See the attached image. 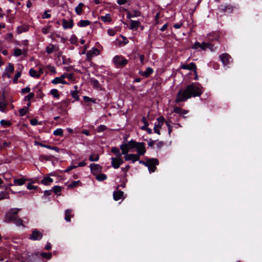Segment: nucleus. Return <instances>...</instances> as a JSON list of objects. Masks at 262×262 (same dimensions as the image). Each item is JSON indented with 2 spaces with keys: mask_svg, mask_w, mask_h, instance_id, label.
<instances>
[{
  "mask_svg": "<svg viewBox=\"0 0 262 262\" xmlns=\"http://www.w3.org/2000/svg\"><path fill=\"white\" fill-rule=\"evenodd\" d=\"M202 93V86L199 83H192L184 90H180L178 94L177 101H184L191 97L200 96Z\"/></svg>",
  "mask_w": 262,
  "mask_h": 262,
  "instance_id": "1",
  "label": "nucleus"
},
{
  "mask_svg": "<svg viewBox=\"0 0 262 262\" xmlns=\"http://www.w3.org/2000/svg\"><path fill=\"white\" fill-rule=\"evenodd\" d=\"M139 163L143 164L148 167V170L150 173L155 171L156 169V166L159 164L158 160L154 158L147 160L146 162L140 161Z\"/></svg>",
  "mask_w": 262,
  "mask_h": 262,
  "instance_id": "2",
  "label": "nucleus"
},
{
  "mask_svg": "<svg viewBox=\"0 0 262 262\" xmlns=\"http://www.w3.org/2000/svg\"><path fill=\"white\" fill-rule=\"evenodd\" d=\"M136 142L130 140L126 143H124L120 146L122 154H126L129 151H132L133 148H135Z\"/></svg>",
  "mask_w": 262,
  "mask_h": 262,
  "instance_id": "3",
  "label": "nucleus"
},
{
  "mask_svg": "<svg viewBox=\"0 0 262 262\" xmlns=\"http://www.w3.org/2000/svg\"><path fill=\"white\" fill-rule=\"evenodd\" d=\"M192 48L194 49L201 48L203 50H205L207 49H209L211 51H213L215 49V48H214V46L212 45L211 43H206L204 42H202V43L198 42H196L193 45Z\"/></svg>",
  "mask_w": 262,
  "mask_h": 262,
  "instance_id": "4",
  "label": "nucleus"
},
{
  "mask_svg": "<svg viewBox=\"0 0 262 262\" xmlns=\"http://www.w3.org/2000/svg\"><path fill=\"white\" fill-rule=\"evenodd\" d=\"M113 62L117 67H122L125 66L128 60L122 56H116L113 58Z\"/></svg>",
  "mask_w": 262,
  "mask_h": 262,
  "instance_id": "5",
  "label": "nucleus"
},
{
  "mask_svg": "<svg viewBox=\"0 0 262 262\" xmlns=\"http://www.w3.org/2000/svg\"><path fill=\"white\" fill-rule=\"evenodd\" d=\"M19 209L18 208L12 209L9 212L6 214L5 221L6 222H9L14 221L15 218L17 217V213L18 212Z\"/></svg>",
  "mask_w": 262,
  "mask_h": 262,
  "instance_id": "6",
  "label": "nucleus"
},
{
  "mask_svg": "<svg viewBox=\"0 0 262 262\" xmlns=\"http://www.w3.org/2000/svg\"><path fill=\"white\" fill-rule=\"evenodd\" d=\"M111 165L115 169L118 168L123 163V160L121 157H112Z\"/></svg>",
  "mask_w": 262,
  "mask_h": 262,
  "instance_id": "7",
  "label": "nucleus"
},
{
  "mask_svg": "<svg viewBox=\"0 0 262 262\" xmlns=\"http://www.w3.org/2000/svg\"><path fill=\"white\" fill-rule=\"evenodd\" d=\"M14 66L12 64L9 63L8 66L6 67L5 72L2 75L3 78L7 77L10 78L11 77V73L14 72Z\"/></svg>",
  "mask_w": 262,
  "mask_h": 262,
  "instance_id": "8",
  "label": "nucleus"
},
{
  "mask_svg": "<svg viewBox=\"0 0 262 262\" xmlns=\"http://www.w3.org/2000/svg\"><path fill=\"white\" fill-rule=\"evenodd\" d=\"M135 148L137 149L138 152L137 155L140 156L143 155L146 152L144 144L142 142H136Z\"/></svg>",
  "mask_w": 262,
  "mask_h": 262,
  "instance_id": "9",
  "label": "nucleus"
},
{
  "mask_svg": "<svg viewBox=\"0 0 262 262\" xmlns=\"http://www.w3.org/2000/svg\"><path fill=\"white\" fill-rule=\"evenodd\" d=\"M100 54V51L95 48H93L91 50L88 51L86 53V59L88 60H91L92 58Z\"/></svg>",
  "mask_w": 262,
  "mask_h": 262,
  "instance_id": "10",
  "label": "nucleus"
},
{
  "mask_svg": "<svg viewBox=\"0 0 262 262\" xmlns=\"http://www.w3.org/2000/svg\"><path fill=\"white\" fill-rule=\"evenodd\" d=\"M91 172L95 175L97 174L102 171V167L97 164L92 163L90 165Z\"/></svg>",
  "mask_w": 262,
  "mask_h": 262,
  "instance_id": "11",
  "label": "nucleus"
},
{
  "mask_svg": "<svg viewBox=\"0 0 262 262\" xmlns=\"http://www.w3.org/2000/svg\"><path fill=\"white\" fill-rule=\"evenodd\" d=\"M180 68L184 70H192L194 71V73L196 74V67L195 64L193 62H191L189 64H181Z\"/></svg>",
  "mask_w": 262,
  "mask_h": 262,
  "instance_id": "12",
  "label": "nucleus"
},
{
  "mask_svg": "<svg viewBox=\"0 0 262 262\" xmlns=\"http://www.w3.org/2000/svg\"><path fill=\"white\" fill-rule=\"evenodd\" d=\"M221 60L225 66H228L230 62V56L227 54H223L220 56Z\"/></svg>",
  "mask_w": 262,
  "mask_h": 262,
  "instance_id": "13",
  "label": "nucleus"
},
{
  "mask_svg": "<svg viewBox=\"0 0 262 262\" xmlns=\"http://www.w3.org/2000/svg\"><path fill=\"white\" fill-rule=\"evenodd\" d=\"M125 155L124 159L125 161H132L135 162L139 159V155L136 154H124Z\"/></svg>",
  "mask_w": 262,
  "mask_h": 262,
  "instance_id": "14",
  "label": "nucleus"
},
{
  "mask_svg": "<svg viewBox=\"0 0 262 262\" xmlns=\"http://www.w3.org/2000/svg\"><path fill=\"white\" fill-rule=\"evenodd\" d=\"M42 237V234L41 232L37 230H34L32 232V235L30 237V239L35 240H40Z\"/></svg>",
  "mask_w": 262,
  "mask_h": 262,
  "instance_id": "15",
  "label": "nucleus"
},
{
  "mask_svg": "<svg viewBox=\"0 0 262 262\" xmlns=\"http://www.w3.org/2000/svg\"><path fill=\"white\" fill-rule=\"evenodd\" d=\"M62 27L64 29H71L73 27V20L71 19L68 21L66 19L62 20Z\"/></svg>",
  "mask_w": 262,
  "mask_h": 262,
  "instance_id": "16",
  "label": "nucleus"
},
{
  "mask_svg": "<svg viewBox=\"0 0 262 262\" xmlns=\"http://www.w3.org/2000/svg\"><path fill=\"white\" fill-rule=\"evenodd\" d=\"M123 192L122 191H116L113 193L114 199L115 201H118L120 199H124Z\"/></svg>",
  "mask_w": 262,
  "mask_h": 262,
  "instance_id": "17",
  "label": "nucleus"
},
{
  "mask_svg": "<svg viewBox=\"0 0 262 262\" xmlns=\"http://www.w3.org/2000/svg\"><path fill=\"white\" fill-rule=\"evenodd\" d=\"M154 71L152 68L148 67L144 71H140V74L143 76L147 77L149 75L153 73Z\"/></svg>",
  "mask_w": 262,
  "mask_h": 262,
  "instance_id": "18",
  "label": "nucleus"
},
{
  "mask_svg": "<svg viewBox=\"0 0 262 262\" xmlns=\"http://www.w3.org/2000/svg\"><path fill=\"white\" fill-rule=\"evenodd\" d=\"M7 105L8 102L5 99L0 100V111L3 113L6 112Z\"/></svg>",
  "mask_w": 262,
  "mask_h": 262,
  "instance_id": "19",
  "label": "nucleus"
},
{
  "mask_svg": "<svg viewBox=\"0 0 262 262\" xmlns=\"http://www.w3.org/2000/svg\"><path fill=\"white\" fill-rule=\"evenodd\" d=\"M140 24V23L139 21L130 20V29L132 30H137L138 29Z\"/></svg>",
  "mask_w": 262,
  "mask_h": 262,
  "instance_id": "20",
  "label": "nucleus"
},
{
  "mask_svg": "<svg viewBox=\"0 0 262 262\" xmlns=\"http://www.w3.org/2000/svg\"><path fill=\"white\" fill-rule=\"evenodd\" d=\"M164 118L163 117L161 116L160 117H158L157 119V122L155 123V125L157 126V127H159L161 128V127L162 126V125L164 124Z\"/></svg>",
  "mask_w": 262,
  "mask_h": 262,
  "instance_id": "21",
  "label": "nucleus"
},
{
  "mask_svg": "<svg viewBox=\"0 0 262 262\" xmlns=\"http://www.w3.org/2000/svg\"><path fill=\"white\" fill-rule=\"evenodd\" d=\"M53 182V180L49 177H45L41 181V183L44 185H50L51 183H52Z\"/></svg>",
  "mask_w": 262,
  "mask_h": 262,
  "instance_id": "22",
  "label": "nucleus"
},
{
  "mask_svg": "<svg viewBox=\"0 0 262 262\" xmlns=\"http://www.w3.org/2000/svg\"><path fill=\"white\" fill-rule=\"evenodd\" d=\"M58 50V49L57 47H56L55 46L52 44H50L46 47V52L48 54H51L53 52V51H57Z\"/></svg>",
  "mask_w": 262,
  "mask_h": 262,
  "instance_id": "23",
  "label": "nucleus"
},
{
  "mask_svg": "<svg viewBox=\"0 0 262 262\" xmlns=\"http://www.w3.org/2000/svg\"><path fill=\"white\" fill-rule=\"evenodd\" d=\"M35 143H36V144L39 145H40L41 147H45V148H48V149L54 150L56 152H59V148L58 147H55V146H53V147L52 146H50L49 145H45V144H43L40 143H38L37 142H35Z\"/></svg>",
  "mask_w": 262,
  "mask_h": 262,
  "instance_id": "24",
  "label": "nucleus"
},
{
  "mask_svg": "<svg viewBox=\"0 0 262 262\" xmlns=\"http://www.w3.org/2000/svg\"><path fill=\"white\" fill-rule=\"evenodd\" d=\"M52 83L54 84H57L58 83L66 84L67 82L64 80L60 78L59 77H57L52 80Z\"/></svg>",
  "mask_w": 262,
  "mask_h": 262,
  "instance_id": "25",
  "label": "nucleus"
},
{
  "mask_svg": "<svg viewBox=\"0 0 262 262\" xmlns=\"http://www.w3.org/2000/svg\"><path fill=\"white\" fill-rule=\"evenodd\" d=\"M83 6H84V4L82 3H80L75 8V12L77 15H80L81 14V13L83 11Z\"/></svg>",
  "mask_w": 262,
  "mask_h": 262,
  "instance_id": "26",
  "label": "nucleus"
},
{
  "mask_svg": "<svg viewBox=\"0 0 262 262\" xmlns=\"http://www.w3.org/2000/svg\"><path fill=\"white\" fill-rule=\"evenodd\" d=\"M13 222L17 226H24V223H28V221L27 220L26 221H25L21 220L20 218H17V217H16V218H15V220H14Z\"/></svg>",
  "mask_w": 262,
  "mask_h": 262,
  "instance_id": "27",
  "label": "nucleus"
},
{
  "mask_svg": "<svg viewBox=\"0 0 262 262\" xmlns=\"http://www.w3.org/2000/svg\"><path fill=\"white\" fill-rule=\"evenodd\" d=\"M111 151L114 154L115 157H121L122 154V152H120L119 149L118 148L113 147L112 148Z\"/></svg>",
  "mask_w": 262,
  "mask_h": 262,
  "instance_id": "28",
  "label": "nucleus"
},
{
  "mask_svg": "<svg viewBox=\"0 0 262 262\" xmlns=\"http://www.w3.org/2000/svg\"><path fill=\"white\" fill-rule=\"evenodd\" d=\"M29 74L30 76L34 78H39V74L37 73V72H36L35 70L33 69H31L29 71Z\"/></svg>",
  "mask_w": 262,
  "mask_h": 262,
  "instance_id": "29",
  "label": "nucleus"
},
{
  "mask_svg": "<svg viewBox=\"0 0 262 262\" xmlns=\"http://www.w3.org/2000/svg\"><path fill=\"white\" fill-rule=\"evenodd\" d=\"M106 178H107L106 175L104 173L98 174L96 177V179L98 181H102L105 180L106 179Z\"/></svg>",
  "mask_w": 262,
  "mask_h": 262,
  "instance_id": "30",
  "label": "nucleus"
},
{
  "mask_svg": "<svg viewBox=\"0 0 262 262\" xmlns=\"http://www.w3.org/2000/svg\"><path fill=\"white\" fill-rule=\"evenodd\" d=\"M63 131L61 128H57L55 129L53 132V135L56 136H60L62 137L63 136Z\"/></svg>",
  "mask_w": 262,
  "mask_h": 262,
  "instance_id": "31",
  "label": "nucleus"
},
{
  "mask_svg": "<svg viewBox=\"0 0 262 262\" xmlns=\"http://www.w3.org/2000/svg\"><path fill=\"white\" fill-rule=\"evenodd\" d=\"M90 22L87 20H81L78 23V26L81 27H84L90 25Z\"/></svg>",
  "mask_w": 262,
  "mask_h": 262,
  "instance_id": "32",
  "label": "nucleus"
},
{
  "mask_svg": "<svg viewBox=\"0 0 262 262\" xmlns=\"http://www.w3.org/2000/svg\"><path fill=\"white\" fill-rule=\"evenodd\" d=\"M14 182L15 185L21 186L25 183V180L23 178L15 179Z\"/></svg>",
  "mask_w": 262,
  "mask_h": 262,
  "instance_id": "33",
  "label": "nucleus"
},
{
  "mask_svg": "<svg viewBox=\"0 0 262 262\" xmlns=\"http://www.w3.org/2000/svg\"><path fill=\"white\" fill-rule=\"evenodd\" d=\"M101 19L103 22H110L111 21V15L110 14H107L105 16H101Z\"/></svg>",
  "mask_w": 262,
  "mask_h": 262,
  "instance_id": "34",
  "label": "nucleus"
},
{
  "mask_svg": "<svg viewBox=\"0 0 262 262\" xmlns=\"http://www.w3.org/2000/svg\"><path fill=\"white\" fill-rule=\"evenodd\" d=\"M83 99L85 102H91L93 103H96L97 99L96 98H90L88 96H84Z\"/></svg>",
  "mask_w": 262,
  "mask_h": 262,
  "instance_id": "35",
  "label": "nucleus"
},
{
  "mask_svg": "<svg viewBox=\"0 0 262 262\" xmlns=\"http://www.w3.org/2000/svg\"><path fill=\"white\" fill-rule=\"evenodd\" d=\"M71 210H67L65 212V220L67 222H70L71 221Z\"/></svg>",
  "mask_w": 262,
  "mask_h": 262,
  "instance_id": "36",
  "label": "nucleus"
},
{
  "mask_svg": "<svg viewBox=\"0 0 262 262\" xmlns=\"http://www.w3.org/2000/svg\"><path fill=\"white\" fill-rule=\"evenodd\" d=\"M50 94L54 98H58L59 97V94L58 91L57 89H52L50 91Z\"/></svg>",
  "mask_w": 262,
  "mask_h": 262,
  "instance_id": "37",
  "label": "nucleus"
},
{
  "mask_svg": "<svg viewBox=\"0 0 262 262\" xmlns=\"http://www.w3.org/2000/svg\"><path fill=\"white\" fill-rule=\"evenodd\" d=\"M28 111V108L27 107H24L19 109V113L21 116H25Z\"/></svg>",
  "mask_w": 262,
  "mask_h": 262,
  "instance_id": "38",
  "label": "nucleus"
},
{
  "mask_svg": "<svg viewBox=\"0 0 262 262\" xmlns=\"http://www.w3.org/2000/svg\"><path fill=\"white\" fill-rule=\"evenodd\" d=\"M80 183V181H73L71 184H70L68 187V188H74L77 187Z\"/></svg>",
  "mask_w": 262,
  "mask_h": 262,
  "instance_id": "39",
  "label": "nucleus"
},
{
  "mask_svg": "<svg viewBox=\"0 0 262 262\" xmlns=\"http://www.w3.org/2000/svg\"><path fill=\"white\" fill-rule=\"evenodd\" d=\"M99 159L98 155H92L90 156L89 160L91 161H97Z\"/></svg>",
  "mask_w": 262,
  "mask_h": 262,
  "instance_id": "40",
  "label": "nucleus"
},
{
  "mask_svg": "<svg viewBox=\"0 0 262 262\" xmlns=\"http://www.w3.org/2000/svg\"><path fill=\"white\" fill-rule=\"evenodd\" d=\"M133 13V15L134 17H139L141 15V13L140 11L137 10H131Z\"/></svg>",
  "mask_w": 262,
  "mask_h": 262,
  "instance_id": "41",
  "label": "nucleus"
},
{
  "mask_svg": "<svg viewBox=\"0 0 262 262\" xmlns=\"http://www.w3.org/2000/svg\"><path fill=\"white\" fill-rule=\"evenodd\" d=\"M40 255L43 258L48 259H50L52 256L51 254L50 253L42 252L40 254Z\"/></svg>",
  "mask_w": 262,
  "mask_h": 262,
  "instance_id": "42",
  "label": "nucleus"
},
{
  "mask_svg": "<svg viewBox=\"0 0 262 262\" xmlns=\"http://www.w3.org/2000/svg\"><path fill=\"white\" fill-rule=\"evenodd\" d=\"M23 53V51L19 49H15L14 51V55L15 56H19L21 55Z\"/></svg>",
  "mask_w": 262,
  "mask_h": 262,
  "instance_id": "43",
  "label": "nucleus"
},
{
  "mask_svg": "<svg viewBox=\"0 0 262 262\" xmlns=\"http://www.w3.org/2000/svg\"><path fill=\"white\" fill-rule=\"evenodd\" d=\"M20 76H21L20 72H17L14 77L13 82L15 83H16L17 82L18 79L20 77Z\"/></svg>",
  "mask_w": 262,
  "mask_h": 262,
  "instance_id": "44",
  "label": "nucleus"
},
{
  "mask_svg": "<svg viewBox=\"0 0 262 262\" xmlns=\"http://www.w3.org/2000/svg\"><path fill=\"white\" fill-rule=\"evenodd\" d=\"M53 190L55 193L57 194L61 191V188L60 186H55L53 188Z\"/></svg>",
  "mask_w": 262,
  "mask_h": 262,
  "instance_id": "45",
  "label": "nucleus"
},
{
  "mask_svg": "<svg viewBox=\"0 0 262 262\" xmlns=\"http://www.w3.org/2000/svg\"><path fill=\"white\" fill-rule=\"evenodd\" d=\"M0 123L2 125L5 126H9L11 124V123L9 121H6L5 120H2L0 121Z\"/></svg>",
  "mask_w": 262,
  "mask_h": 262,
  "instance_id": "46",
  "label": "nucleus"
},
{
  "mask_svg": "<svg viewBox=\"0 0 262 262\" xmlns=\"http://www.w3.org/2000/svg\"><path fill=\"white\" fill-rule=\"evenodd\" d=\"M72 96L76 100H79V96L77 91H73L71 92Z\"/></svg>",
  "mask_w": 262,
  "mask_h": 262,
  "instance_id": "47",
  "label": "nucleus"
},
{
  "mask_svg": "<svg viewBox=\"0 0 262 262\" xmlns=\"http://www.w3.org/2000/svg\"><path fill=\"white\" fill-rule=\"evenodd\" d=\"M34 96V94L33 93H30L27 96L25 97V100L30 101Z\"/></svg>",
  "mask_w": 262,
  "mask_h": 262,
  "instance_id": "48",
  "label": "nucleus"
},
{
  "mask_svg": "<svg viewBox=\"0 0 262 262\" xmlns=\"http://www.w3.org/2000/svg\"><path fill=\"white\" fill-rule=\"evenodd\" d=\"M174 112L176 113L181 114L182 113V110L178 107H176L174 108Z\"/></svg>",
  "mask_w": 262,
  "mask_h": 262,
  "instance_id": "49",
  "label": "nucleus"
},
{
  "mask_svg": "<svg viewBox=\"0 0 262 262\" xmlns=\"http://www.w3.org/2000/svg\"><path fill=\"white\" fill-rule=\"evenodd\" d=\"M27 188L29 190L32 189H36L37 187L36 186H33L31 184H28L27 186Z\"/></svg>",
  "mask_w": 262,
  "mask_h": 262,
  "instance_id": "50",
  "label": "nucleus"
},
{
  "mask_svg": "<svg viewBox=\"0 0 262 262\" xmlns=\"http://www.w3.org/2000/svg\"><path fill=\"white\" fill-rule=\"evenodd\" d=\"M42 17L43 18H49L51 17V15L48 13V11H45Z\"/></svg>",
  "mask_w": 262,
  "mask_h": 262,
  "instance_id": "51",
  "label": "nucleus"
},
{
  "mask_svg": "<svg viewBox=\"0 0 262 262\" xmlns=\"http://www.w3.org/2000/svg\"><path fill=\"white\" fill-rule=\"evenodd\" d=\"M30 91V88L29 87H26L21 90V92L23 94L29 93Z\"/></svg>",
  "mask_w": 262,
  "mask_h": 262,
  "instance_id": "52",
  "label": "nucleus"
},
{
  "mask_svg": "<svg viewBox=\"0 0 262 262\" xmlns=\"http://www.w3.org/2000/svg\"><path fill=\"white\" fill-rule=\"evenodd\" d=\"M30 123L32 125H36L38 124V121L36 119H32L30 120Z\"/></svg>",
  "mask_w": 262,
  "mask_h": 262,
  "instance_id": "53",
  "label": "nucleus"
},
{
  "mask_svg": "<svg viewBox=\"0 0 262 262\" xmlns=\"http://www.w3.org/2000/svg\"><path fill=\"white\" fill-rule=\"evenodd\" d=\"M77 166H74V165H71L67 169L65 170L66 172H69L72 169L77 168Z\"/></svg>",
  "mask_w": 262,
  "mask_h": 262,
  "instance_id": "54",
  "label": "nucleus"
},
{
  "mask_svg": "<svg viewBox=\"0 0 262 262\" xmlns=\"http://www.w3.org/2000/svg\"><path fill=\"white\" fill-rule=\"evenodd\" d=\"M106 126L103 125H101L98 127V130L99 132L103 131L106 129Z\"/></svg>",
  "mask_w": 262,
  "mask_h": 262,
  "instance_id": "55",
  "label": "nucleus"
},
{
  "mask_svg": "<svg viewBox=\"0 0 262 262\" xmlns=\"http://www.w3.org/2000/svg\"><path fill=\"white\" fill-rule=\"evenodd\" d=\"M49 30V27L43 28L42 29V32L43 34H47Z\"/></svg>",
  "mask_w": 262,
  "mask_h": 262,
  "instance_id": "56",
  "label": "nucleus"
},
{
  "mask_svg": "<svg viewBox=\"0 0 262 262\" xmlns=\"http://www.w3.org/2000/svg\"><path fill=\"white\" fill-rule=\"evenodd\" d=\"M128 169H129V166L127 165V166H126L125 167H122L121 168V170L124 172V173H126L128 170Z\"/></svg>",
  "mask_w": 262,
  "mask_h": 262,
  "instance_id": "57",
  "label": "nucleus"
},
{
  "mask_svg": "<svg viewBox=\"0 0 262 262\" xmlns=\"http://www.w3.org/2000/svg\"><path fill=\"white\" fill-rule=\"evenodd\" d=\"M68 79L69 80H73L74 79V75L73 74H67V77Z\"/></svg>",
  "mask_w": 262,
  "mask_h": 262,
  "instance_id": "58",
  "label": "nucleus"
},
{
  "mask_svg": "<svg viewBox=\"0 0 262 262\" xmlns=\"http://www.w3.org/2000/svg\"><path fill=\"white\" fill-rule=\"evenodd\" d=\"M126 16H127V18H129V19L134 17L132 11H129L127 12Z\"/></svg>",
  "mask_w": 262,
  "mask_h": 262,
  "instance_id": "59",
  "label": "nucleus"
},
{
  "mask_svg": "<svg viewBox=\"0 0 262 262\" xmlns=\"http://www.w3.org/2000/svg\"><path fill=\"white\" fill-rule=\"evenodd\" d=\"M160 128L157 127V126H156L155 125L154 128L155 133H157L158 135H160Z\"/></svg>",
  "mask_w": 262,
  "mask_h": 262,
  "instance_id": "60",
  "label": "nucleus"
},
{
  "mask_svg": "<svg viewBox=\"0 0 262 262\" xmlns=\"http://www.w3.org/2000/svg\"><path fill=\"white\" fill-rule=\"evenodd\" d=\"M85 165H86V163L84 162V161H83L82 162H81L79 163L78 165H77L76 166H77V167H83V166H84Z\"/></svg>",
  "mask_w": 262,
  "mask_h": 262,
  "instance_id": "61",
  "label": "nucleus"
},
{
  "mask_svg": "<svg viewBox=\"0 0 262 262\" xmlns=\"http://www.w3.org/2000/svg\"><path fill=\"white\" fill-rule=\"evenodd\" d=\"M107 33L110 36H114L115 35V32L114 30L110 29L107 31Z\"/></svg>",
  "mask_w": 262,
  "mask_h": 262,
  "instance_id": "62",
  "label": "nucleus"
},
{
  "mask_svg": "<svg viewBox=\"0 0 262 262\" xmlns=\"http://www.w3.org/2000/svg\"><path fill=\"white\" fill-rule=\"evenodd\" d=\"M126 2V0H117V3L120 5H123Z\"/></svg>",
  "mask_w": 262,
  "mask_h": 262,
  "instance_id": "63",
  "label": "nucleus"
},
{
  "mask_svg": "<svg viewBox=\"0 0 262 262\" xmlns=\"http://www.w3.org/2000/svg\"><path fill=\"white\" fill-rule=\"evenodd\" d=\"M182 26V23H180V24H174L173 25V27L176 28V29H179L181 27V26Z\"/></svg>",
  "mask_w": 262,
  "mask_h": 262,
  "instance_id": "64",
  "label": "nucleus"
}]
</instances>
